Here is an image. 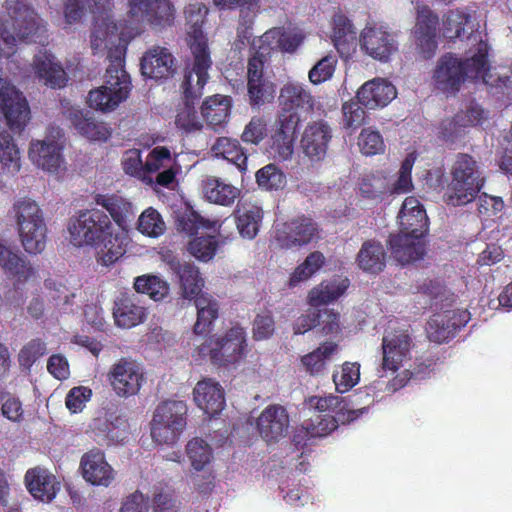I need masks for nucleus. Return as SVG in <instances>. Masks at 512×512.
<instances>
[{"instance_id": "nucleus-47", "label": "nucleus", "mask_w": 512, "mask_h": 512, "mask_svg": "<svg viewBox=\"0 0 512 512\" xmlns=\"http://www.w3.org/2000/svg\"><path fill=\"white\" fill-rule=\"evenodd\" d=\"M230 107L231 99L229 97L215 95L206 99L201 107V113L208 125L222 126L228 120Z\"/></svg>"}, {"instance_id": "nucleus-38", "label": "nucleus", "mask_w": 512, "mask_h": 512, "mask_svg": "<svg viewBox=\"0 0 512 512\" xmlns=\"http://www.w3.org/2000/svg\"><path fill=\"white\" fill-rule=\"evenodd\" d=\"M97 205L107 210L122 230H126L131 222L135 211L131 202L119 195H97L95 197Z\"/></svg>"}, {"instance_id": "nucleus-10", "label": "nucleus", "mask_w": 512, "mask_h": 512, "mask_svg": "<svg viewBox=\"0 0 512 512\" xmlns=\"http://www.w3.org/2000/svg\"><path fill=\"white\" fill-rule=\"evenodd\" d=\"M361 51L370 58L386 63L398 51L396 34L381 24H367L359 35Z\"/></svg>"}, {"instance_id": "nucleus-6", "label": "nucleus", "mask_w": 512, "mask_h": 512, "mask_svg": "<svg viewBox=\"0 0 512 512\" xmlns=\"http://www.w3.org/2000/svg\"><path fill=\"white\" fill-rule=\"evenodd\" d=\"M450 175L447 202L454 206L470 203L484 184L480 166L468 154L457 155L451 166Z\"/></svg>"}, {"instance_id": "nucleus-17", "label": "nucleus", "mask_w": 512, "mask_h": 512, "mask_svg": "<svg viewBox=\"0 0 512 512\" xmlns=\"http://www.w3.org/2000/svg\"><path fill=\"white\" fill-rule=\"evenodd\" d=\"M29 76L54 89L64 87L68 81L60 61L47 50H40L33 56Z\"/></svg>"}, {"instance_id": "nucleus-41", "label": "nucleus", "mask_w": 512, "mask_h": 512, "mask_svg": "<svg viewBox=\"0 0 512 512\" xmlns=\"http://www.w3.org/2000/svg\"><path fill=\"white\" fill-rule=\"evenodd\" d=\"M359 195L362 199L377 203L389 193L390 181L384 171L365 174L359 181Z\"/></svg>"}, {"instance_id": "nucleus-34", "label": "nucleus", "mask_w": 512, "mask_h": 512, "mask_svg": "<svg viewBox=\"0 0 512 512\" xmlns=\"http://www.w3.org/2000/svg\"><path fill=\"white\" fill-rule=\"evenodd\" d=\"M483 111L473 107L467 114H457L444 119L438 127V136L445 142H455L461 138L468 125H476L482 119Z\"/></svg>"}, {"instance_id": "nucleus-55", "label": "nucleus", "mask_w": 512, "mask_h": 512, "mask_svg": "<svg viewBox=\"0 0 512 512\" xmlns=\"http://www.w3.org/2000/svg\"><path fill=\"white\" fill-rule=\"evenodd\" d=\"M186 454L193 469L204 470L213 459L211 446L200 438L190 440L186 445Z\"/></svg>"}, {"instance_id": "nucleus-26", "label": "nucleus", "mask_w": 512, "mask_h": 512, "mask_svg": "<svg viewBox=\"0 0 512 512\" xmlns=\"http://www.w3.org/2000/svg\"><path fill=\"white\" fill-rule=\"evenodd\" d=\"M315 224L307 218L277 224L275 240L282 248H294L308 244L316 235Z\"/></svg>"}, {"instance_id": "nucleus-1", "label": "nucleus", "mask_w": 512, "mask_h": 512, "mask_svg": "<svg viewBox=\"0 0 512 512\" xmlns=\"http://www.w3.org/2000/svg\"><path fill=\"white\" fill-rule=\"evenodd\" d=\"M70 243L75 247L96 249L97 263L108 267L125 253L123 237L114 231L110 218L101 210L79 212L68 223Z\"/></svg>"}, {"instance_id": "nucleus-20", "label": "nucleus", "mask_w": 512, "mask_h": 512, "mask_svg": "<svg viewBox=\"0 0 512 512\" xmlns=\"http://www.w3.org/2000/svg\"><path fill=\"white\" fill-rule=\"evenodd\" d=\"M414 37L417 49L425 58L431 57L437 48L438 16L425 5H417Z\"/></svg>"}, {"instance_id": "nucleus-15", "label": "nucleus", "mask_w": 512, "mask_h": 512, "mask_svg": "<svg viewBox=\"0 0 512 512\" xmlns=\"http://www.w3.org/2000/svg\"><path fill=\"white\" fill-rule=\"evenodd\" d=\"M290 425L287 410L278 404L265 407L256 419V429L268 444L278 443L288 434Z\"/></svg>"}, {"instance_id": "nucleus-24", "label": "nucleus", "mask_w": 512, "mask_h": 512, "mask_svg": "<svg viewBox=\"0 0 512 512\" xmlns=\"http://www.w3.org/2000/svg\"><path fill=\"white\" fill-rule=\"evenodd\" d=\"M332 132L328 124L322 121L313 122L306 126L302 138L301 149L311 163L325 159Z\"/></svg>"}, {"instance_id": "nucleus-23", "label": "nucleus", "mask_w": 512, "mask_h": 512, "mask_svg": "<svg viewBox=\"0 0 512 512\" xmlns=\"http://www.w3.org/2000/svg\"><path fill=\"white\" fill-rule=\"evenodd\" d=\"M80 471L84 480L94 486L108 487L116 476V472L106 461L104 452L96 448L83 454Z\"/></svg>"}, {"instance_id": "nucleus-5", "label": "nucleus", "mask_w": 512, "mask_h": 512, "mask_svg": "<svg viewBox=\"0 0 512 512\" xmlns=\"http://www.w3.org/2000/svg\"><path fill=\"white\" fill-rule=\"evenodd\" d=\"M20 242L29 254H39L46 246L47 225L44 213L31 199H20L13 205Z\"/></svg>"}, {"instance_id": "nucleus-21", "label": "nucleus", "mask_w": 512, "mask_h": 512, "mask_svg": "<svg viewBox=\"0 0 512 512\" xmlns=\"http://www.w3.org/2000/svg\"><path fill=\"white\" fill-rule=\"evenodd\" d=\"M412 340L406 330L387 332L382 341V370L395 373L409 358Z\"/></svg>"}, {"instance_id": "nucleus-19", "label": "nucleus", "mask_w": 512, "mask_h": 512, "mask_svg": "<svg viewBox=\"0 0 512 512\" xmlns=\"http://www.w3.org/2000/svg\"><path fill=\"white\" fill-rule=\"evenodd\" d=\"M61 107L64 116L80 135L91 141H106L110 137L109 127L104 122L92 118L88 111L84 112L68 100L62 101Z\"/></svg>"}, {"instance_id": "nucleus-45", "label": "nucleus", "mask_w": 512, "mask_h": 512, "mask_svg": "<svg viewBox=\"0 0 512 512\" xmlns=\"http://www.w3.org/2000/svg\"><path fill=\"white\" fill-rule=\"evenodd\" d=\"M263 218V210L255 204H247L237 211L236 225L240 235L249 240L256 237Z\"/></svg>"}, {"instance_id": "nucleus-12", "label": "nucleus", "mask_w": 512, "mask_h": 512, "mask_svg": "<svg viewBox=\"0 0 512 512\" xmlns=\"http://www.w3.org/2000/svg\"><path fill=\"white\" fill-rule=\"evenodd\" d=\"M108 381L118 397L128 398L140 392L146 377L140 363L121 358L110 367Z\"/></svg>"}, {"instance_id": "nucleus-42", "label": "nucleus", "mask_w": 512, "mask_h": 512, "mask_svg": "<svg viewBox=\"0 0 512 512\" xmlns=\"http://www.w3.org/2000/svg\"><path fill=\"white\" fill-rule=\"evenodd\" d=\"M385 259L386 252L381 243L366 241L357 254L356 263L361 270L374 274L383 270Z\"/></svg>"}, {"instance_id": "nucleus-61", "label": "nucleus", "mask_w": 512, "mask_h": 512, "mask_svg": "<svg viewBox=\"0 0 512 512\" xmlns=\"http://www.w3.org/2000/svg\"><path fill=\"white\" fill-rule=\"evenodd\" d=\"M337 59L333 55L321 58L308 72V79L313 85H319L330 80L334 74Z\"/></svg>"}, {"instance_id": "nucleus-50", "label": "nucleus", "mask_w": 512, "mask_h": 512, "mask_svg": "<svg viewBox=\"0 0 512 512\" xmlns=\"http://www.w3.org/2000/svg\"><path fill=\"white\" fill-rule=\"evenodd\" d=\"M444 36L449 39L461 37L467 30H474L473 17L465 10H449L443 18Z\"/></svg>"}, {"instance_id": "nucleus-7", "label": "nucleus", "mask_w": 512, "mask_h": 512, "mask_svg": "<svg viewBox=\"0 0 512 512\" xmlns=\"http://www.w3.org/2000/svg\"><path fill=\"white\" fill-rule=\"evenodd\" d=\"M246 333L242 327L234 326L223 335L206 340L196 349L199 357H210L219 366L238 363L245 355Z\"/></svg>"}, {"instance_id": "nucleus-43", "label": "nucleus", "mask_w": 512, "mask_h": 512, "mask_svg": "<svg viewBox=\"0 0 512 512\" xmlns=\"http://www.w3.org/2000/svg\"><path fill=\"white\" fill-rule=\"evenodd\" d=\"M211 154L234 164L241 172L247 170V155L239 142L228 137L218 138L211 147Z\"/></svg>"}, {"instance_id": "nucleus-28", "label": "nucleus", "mask_w": 512, "mask_h": 512, "mask_svg": "<svg viewBox=\"0 0 512 512\" xmlns=\"http://www.w3.org/2000/svg\"><path fill=\"white\" fill-rule=\"evenodd\" d=\"M397 95L395 86L384 78L366 81L357 91L358 102L368 109L387 106Z\"/></svg>"}, {"instance_id": "nucleus-48", "label": "nucleus", "mask_w": 512, "mask_h": 512, "mask_svg": "<svg viewBox=\"0 0 512 512\" xmlns=\"http://www.w3.org/2000/svg\"><path fill=\"white\" fill-rule=\"evenodd\" d=\"M113 316L118 327L132 328L144 320L146 312L144 307L126 298L116 302Z\"/></svg>"}, {"instance_id": "nucleus-3", "label": "nucleus", "mask_w": 512, "mask_h": 512, "mask_svg": "<svg viewBox=\"0 0 512 512\" xmlns=\"http://www.w3.org/2000/svg\"><path fill=\"white\" fill-rule=\"evenodd\" d=\"M207 12V7L202 3L189 4L185 9L188 25L187 42L194 57L192 70L185 75L182 84L186 98L201 96L208 80V69L212 62L207 38L201 28Z\"/></svg>"}, {"instance_id": "nucleus-44", "label": "nucleus", "mask_w": 512, "mask_h": 512, "mask_svg": "<svg viewBox=\"0 0 512 512\" xmlns=\"http://www.w3.org/2000/svg\"><path fill=\"white\" fill-rule=\"evenodd\" d=\"M447 316H449V314H443V312H441L434 314L430 318L426 330L427 335L431 341L437 343L447 341L454 335V332L458 328L466 325L469 321V315L463 313L461 315L462 319H460V322L450 324V322H448Z\"/></svg>"}, {"instance_id": "nucleus-51", "label": "nucleus", "mask_w": 512, "mask_h": 512, "mask_svg": "<svg viewBox=\"0 0 512 512\" xmlns=\"http://www.w3.org/2000/svg\"><path fill=\"white\" fill-rule=\"evenodd\" d=\"M0 163L2 170L8 174H16L20 168V151L13 137L6 131L0 132Z\"/></svg>"}, {"instance_id": "nucleus-59", "label": "nucleus", "mask_w": 512, "mask_h": 512, "mask_svg": "<svg viewBox=\"0 0 512 512\" xmlns=\"http://www.w3.org/2000/svg\"><path fill=\"white\" fill-rule=\"evenodd\" d=\"M106 2L108 0H65L64 18L68 24L77 23L93 5L103 7Z\"/></svg>"}, {"instance_id": "nucleus-54", "label": "nucleus", "mask_w": 512, "mask_h": 512, "mask_svg": "<svg viewBox=\"0 0 512 512\" xmlns=\"http://www.w3.org/2000/svg\"><path fill=\"white\" fill-rule=\"evenodd\" d=\"M332 380L337 392H348L357 385L360 380V364L357 362L343 363L334 370Z\"/></svg>"}, {"instance_id": "nucleus-13", "label": "nucleus", "mask_w": 512, "mask_h": 512, "mask_svg": "<svg viewBox=\"0 0 512 512\" xmlns=\"http://www.w3.org/2000/svg\"><path fill=\"white\" fill-rule=\"evenodd\" d=\"M127 15L132 26L166 27L173 24L175 9L169 0H129Z\"/></svg>"}, {"instance_id": "nucleus-57", "label": "nucleus", "mask_w": 512, "mask_h": 512, "mask_svg": "<svg viewBox=\"0 0 512 512\" xmlns=\"http://www.w3.org/2000/svg\"><path fill=\"white\" fill-rule=\"evenodd\" d=\"M256 182L262 190L273 191L283 189L286 176L275 164H268L256 172Z\"/></svg>"}, {"instance_id": "nucleus-35", "label": "nucleus", "mask_w": 512, "mask_h": 512, "mask_svg": "<svg viewBox=\"0 0 512 512\" xmlns=\"http://www.w3.org/2000/svg\"><path fill=\"white\" fill-rule=\"evenodd\" d=\"M90 428L95 437L107 444L122 442L128 435L126 421L107 414L93 419Z\"/></svg>"}, {"instance_id": "nucleus-36", "label": "nucleus", "mask_w": 512, "mask_h": 512, "mask_svg": "<svg viewBox=\"0 0 512 512\" xmlns=\"http://www.w3.org/2000/svg\"><path fill=\"white\" fill-rule=\"evenodd\" d=\"M400 230L423 235L427 228V215L415 197H407L398 214Z\"/></svg>"}, {"instance_id": "nucleus-53", "label": "nucleus", "mask_w": 512, "mask_h": 512, "mask_svg": "<svg viewBox=\"0 0 512 512\" xmlns=\"http://www.w3.org/2000/svg\"><path fill=\"white\" fill-rule=\"evenodd\" d=\"M134 288L138 293L149 295L154 301L164 299L169 292V285L156 275L146 274L135 278Z\"/></svg>"}, {"instance_id": "nucleus-29", "label": "nucleus", "mask_w": 512, "mask_h": 512, "mask_svg": "<svg viewBox=\"0 0 512 512\" xmlns=\"http://www.w3.org/2000/svg\"><path fill=\"white\" fill-rule=\"evenodd\" d=\"M193 398L198 408L210 417L218 415L225 407L224 390L211 378H205L196 383Z\"/></svg>"}, {"instance_id": "nucleus-27", "label": "nucleus", "mask_w": 512, "mask_h": 512, "mask_svg": "<svg viewBox=\"0 0 512 512\" xmlns=\"http://www.w3.org/2000/svg\"><path fill=\"white\" fill-rule=\"evenodd\" d=\"M24 481L33 498L44 503L51 502L61 488L56 476L48 469L40 466L27 470Z\"/></svg>"}, {"instance_id": "nucleus-14", "label": "nucleus", "mask_w": 512, "mask_h": 512, "mask_svg": "<svg viewBox=\"0 0 512 512\" xmlns=\"http://www.w3.org/2000/svg\"><path fill=\"white\" fill-rule=\"evenodd\" d=\"M304 35L297 28L275 27L266 31L254 42L257 55L264 59L271 51L293 53L301 45Z\"/></svg>"}, {"instance_id": "nucleus-22", "label": "nucleus", "mask_w": 512, "mask_h": 512, "mask_svg": "<svg viewBox=\"0 0 512 512\" xmlns=\"http://www.w3.org/2000/svg\"><path fill=\"white\" fill-rule=\"evenodd\" d=\"M264 59L258 55L248 62V96L252 106H261L271 102L276 93L275 84L264 76Z\"/></svg>"}, {"instance_id": "nucleus-32", "label": "nucleus", "mask_w": 512, "mask_h": 512, "mask_svg": "<svg viewBox=\"0 0 512 512\" xmlns=\"http://www.w3.org/2000/svg\"><path fill=\"white\" fill-rule=\"evenodd\" d=\"M308 405L319 412L335 411L334 417L341 424L350 423L366 412V408L353 409L343 398L333 394L312 396L308 399Z\"/></svg>"}, {"instance_id": "nucleus-2", "label": "nucleus", "mask_w": 512, "mask_h": 512, "mask_svg": "<svg viewBox=\"0 0 512 512\" xmlns=\"http://www.w3.org/2000/svg\"><path fill=\"white\" fill-rule=\"evenodd\" d=\"M469 41L475 48L469 51L471 55L465 62L452 55H445L436 65L433 73L434 88L447 96L459 91L465 77L487 82L488 44L477 34H471Z\"/></svg>"}, {"instance_id": "nucleus-62", "label": "nucleus", "mask_w": 512, "mask_h": 512, "mask_svg": "<svg viewBox=\"0 0 512 512\" xmlns=\"http://www.w3.org/2000/svg\"><path fill=\"white\" fill-rule=\"evenodd\" d=\"M338 423L333 416L317 415L303 425V430L309 437H324L334 431Z\"/></svg>"}, {"instance_id": "nucleus-39", "label": "nucleus", "mask_w": 512, "mask_h": 512, "mask_svg": "<svg viewBox=\"0 0 512 512\" xmlns=\"http://www.w3.org/2000/svg\"><path fill=\"white\" fill-rule=\"evenodd\" d=\"M202 193L211 203L230 206L239 197L240 190L219 178L208 177L202 182Z\"/></svg>"}, {"instance_id": "nucleus-40", "label": "nucleus", "mask_w": 512, "mask_h": 512, "mask_svg": "<svg viewBox=\"0 0 512 512\" xmlns=\"http://www.w3.org/2000/svg\"><path fill=\"white\" fill-rule=\"evenodd\" d=\"M348 287V278L338 277L322 281L309 292V304L313 307H317L335 301L346 292Z\"/></svg>"}, {"instance_id": "nucleus-37", "label": "nucleus", "mask_w": 512, "mask_h": 512, "mask_svg": "<svg viewBox=\"0 0 512 512\" xmlns=\"http://www.w3.org/2000/svg\"><path fill=\"white\" fill-rule=\"evenodd\" d=\"M331 39L337 51L348 57L355 51L357 44L356 31L351 21L343 14H335L332 18Z\"/></svg>"}, {"instance_id": "nucleus-31", "label": "nucleus", "mask_w": 512, "mask_h": 512, "mask_svg": "<svg viewBox=\"0 0 512 512\" xmlns=\"http://www.w3.org/2000/svg\"><path fill=\"white\" fill-rule=\"evenodd\" d=\"M391 251L401 264L420 259L424 254L423 235L400 230L390 238Z\"/></svg>"}, {"instance_id": "nucleus-63", "label": "nucleus", "mask_w": 512, "mask_h": 512, "mask_svg": "<svg viewBox=\"0 0 512 512\" xmlns=\"http://www.w3.org/2000/svg\"><path fill=\"white\" fill-rule=\"evenodd\" d=\"M47 352L46 343L41 339H32L25 344L18 354V361L22 368L29 370L33 364Z\"/></svg>"}, {"instance_id": "nucleus-4", "label": "nucleus", "mask_w": 512, "mask_h": 512, "mask_svg": "<svg viewBox=\"0 0 512 512\" xmlns=\"http://www.w3.org/2000/svg\"><path fill=\"white\" fill-rule=\"evenodd\" d=\"M130 20L117 22L110 14L97 17L93 23L90 46L94 54H107L109 65H123L127 44L134 37Z\"/></svg>"}, {"instance_id": "nucleus-49", "label": "nucleus", "mask_w": 512, "mask_h": 512, "mask_svg": "<svg viewBox=\"0 0 512 512\" xmlns=\"http://www.w3.org/2000/svg\"><path fill=\"white\" fill-rule=\"evenodd\" d=\"M197 308V320L194 325V332L198 335L205 334L210 330L213 321L218 316V303L209 295L201 294L195 300Z\"/></svg>"}, {"instance_id": "nucleus-11", "label": "nucleus", "mask_w": 512, "mask_h": 512, "mask_svg": "<svg viewBox=\"0 0 512 512\" xmlns=\"http://www.w3.org/2000/svg\"><path fill=\"white\" fill-rule=\"evenodd\" d=\"M60 130L46 135L42 140H34L29 147V158L34 165L42 170L60 176L66 170L62 156L63 142Z\"/></svg>"}, {"instance_id": "nucleus-30", "label": "nucleus", "mask_w": 512, "mask_h": 512, "mask_svg": "<svg viewBox=\"0 0 512 512\" xmlns=\"http://www.w3.org/2000/svg\"><path fill=\"white\" fill-rule=\"evenodd\" d=\"M0 268L8 279L19 283L27 281L35 273L30 263L2 237H0Z\"/></svg>"}, {"instance_id": "nucleus-60", "label": "nucleus", "mask_w": 512, "mask_h": 512, "mask_svg": "<svg viewBox=\"0 0 512 512\" xmlns=\"http://www.w3.org/2000/svg\"><path fill=\"white\" fill-rule=\"evenodd\" d=\"M216 249L217 241L211 235L195 237L188 244L189 253L203 262L210 261L214 257Z\"/></svg>"}, {"instance_id": "nucleus-52", "label": "nucleus", "mask_w": 512, "mask_h": 512, "mask_svg": "<svg viewBox=\"0 0 512 512\" xmlns=\"http://www.w3.org/2000/svg\"><path fill=\"white\" fill-rule=\"evenodd\" d=\"M177 228L179 231L193 236L198 234L199 229L216 232L221 228V223L218 220L204 219L195 211H187L180 215L177 219Z\"/></svg>"}, {"instance_id": "nucleus-46", "label": "nucleus", "mask_w": 512, "mask_h": 512, "mask_svg": "<svg viewBox=\"0 0 512 512\" xmlns=\"http://www.w3.org/2000/svg\"><path fill=\"white\" fill-rule=\"evenodd\" d=\"M338 352L337 344L325 342L312 352L301 357V364L310 375H320L324 372L326 364Z\"/></svg>"}, {"instance_id": "nucleus-56", "label": "nucleus", "mask_w": 512, "mask_h": 512, "mask_svg": "<svg viewBox=\"0 0 512 512\" xmlns=\"http://www.w3.org/2000/svg\"><path fill=\"white\" fill-rule=\"evenodd\" d=\"M137 230L145 236L158 238L164 234L166 224L160 213L156 209L149 207L140 214Z\"/></svg>"}, {"instance_id": "nucleus-58", "label": "nucleus", "mask_w": 512, "mask_h": 512, "mask_svg": "<svg viewBox=\"0 0 512 512\" xmlns=\"http://www.w3.org/2000/svg\"><path fill=\"white\" fill-rule=\"evenodd\" d=\"M416 160L415 153H409L401 164L397 179L390 183L389 193L403 194L413 189L411 172Z\"/></svg>"}, {"instance_id": "nucleus-25", "label": "nucleus", "mask_w": 512, "mask_h": 512, "mask_svg": "<svg viewBox=\"0 0 512 512\" xmlns=\"http://www.w3.org/2000/svg\"><path fill=\"white\" fill-rule=\"evenodd\" d=\"M162 260L178 277L182 296L186 299L197 298L203 287V280L197 267L168 252L162 254Z\"/></svg>"}, {"instance_id": "nucleus-16", "label": "nucleus", "mask_w": 512, "mask_h": 512, "mask_svg": "<svg viewBox=\"0 0 512 512\" xmlns=\"http://www.w3.org/2000/svg\"><path fill=\"white\" fill-rule=\"evenodd\" d=\"M280 113L278 118L295 116L300 119L299 111H309L314 106V97L309 88L301 82L289 80L279 92Z\"/></svg>"}, {"instance_id": "nucleus-8", "label": "nucleus", "mask_w": 512, "mask_h": 512, "mask_svg": "<svg viewBox=\"0 0 512 512\" xmlns=\"http://www.w3.org/2000/svg\"><path fill=\"white\" fill-rule=\"evenodd\" d=\"M130 90L131 81L124 65H109L104 85L90 91L88 103L103 112L113 111L128 98Z\"/></svg>"}, {"instance_id": "nucleus-33", "label": "nucleus", "mask_w": 512, "mask_h": 512, "mask_svg": "<svg viewBox=\"0 0 512 512\" xmlns=\"http://www.w3.org/2000/svg\"><path fill=\"white\" fill-rule=\"evenodd\" d=\"M174 58L164 47L149 49L141 59L142 74L149 78H164L173 71Z\"/></svg>"}, {"instance_id": "nucleus-9", "label": "nucleus", "mask_w": 512, "mask_h": 512, "mask_svg": "<svg viewBox=\"0 0 512 512\" xmlns=\"http://www.w3.org/2000/svg\"><path fill=\"white\" fill-rule=\"evenodd\" d=\"M187 405L181 400H170L160 404L151 422L152 439L160 444L175 443L186 426Z\"/></svg>"}, {"instance_id": "nucleus-18", "label": "nucleus", "mask_w": 512, "mask_h": 512, "mask_svg": "<svg viewBox=\"0 0 512 512\" xmlns=\"http://www.w3.org/2000/svg\"><path fill=\"white\" fill-rule=\"evenodd\" d=\"M300 119L295 116L278 118L277 128L268 142L267 152L277 161H287L294 153V141Z\"/></svg>"}, {"instance_id": "nucleus-64", "label": "nucleus", "mask_w": 512, "mask_h": 512, "mask_svg": "<svg viewBox=\"0 0 512 512\" xmlns=\"http://www.w3.org/2000/svg\"><path fill=\"white\" fill-rule=\"evenodd\" d=\"M358 146L361 152L367 156L382 153L385 149L384 141L378 131L365 128L358 137Z\"/></svg>"}]
</instances>
